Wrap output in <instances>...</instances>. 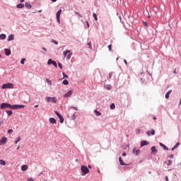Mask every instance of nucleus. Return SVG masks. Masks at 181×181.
I'll return each instance as SVG.
<instances>
[{"label":"nucleus","mask_w":181,"mask_h":181,"mask_svg":"<svg viewBox=\"0 0 181 181\" xmlns=\"http://www.w3.org/2000/svg\"><path fill=\"white\" fill-rule=\"evenodd\" d=\"M81 176H86L87 173H90V170H88V168H87V166L86 165H81Z\"/></svg>","instance_id":"f257e3e1"},{"label":"nucleus","mask_w":181,"mask_h":181,"mask_svg":"<svg viewBox=\"0 0 181 181\" xmlns=\"http://www.w3.org/2000/svg\"><path fill=\"white\" fill-rule=\"evenodd\" d=\"M0 108L1 110H6V108H9L10 110H13V105L9 103H1L0 105Z\"/></svg>","instance_id":"f03ea898"},{"label":"nucleus","mask_w":181,"mask_h":181,"mask_svg":"<svg viewBox=\"0 0 181 181\" xmlns=\"http://www.w3.org/2000/svg\"><path fill=\"white\" fill-rule=\"evenodd\" d=\"M63 54L64 56V57H66V59H68V60H70V59H71V56H73V52H71V51L66 49V51H64L63 52Z\"/></svg>","instance_id":"7ed1b4c3"},{"label":"nucleus","mask_w":181,"mask_h":181,"mask_svg":"<svg viewBox=\"0 0 181 181\" xmlns=\"http://www.w3.org/2000/svg\"><path fill=\"white\" fill-rule=\"evenodd\" d=\"M45 100L47 101V103H57V99L56 98V97H46Z\"/></svg>","instance_id":"20e7f679"},{"label":"nucleus","mask_w":181,"mask_h":181,"mask_svg":"<svg viewBox=\"0 0 181 181\" xmlns=\"http://www.w3.org/2000/svg\"><path fill=\"white\" fill-rule=\"evenodd\" d=\"M1 88L3 90H5L6 88H13V83H4L2 86Z\"/></svg>","instance_id":"39448f33"},{"label":"nucleus","mask_w":181,"mask_h":181,"mask_svg":"<svg viewBox=\"0 0 181 181\" xmlns=\"http://www.w3.org/2000/svg\"><path fill=\"white\" fill-rule=\"evenodd\" d=\"M22 108H25V105H13V110H19V109H22Z\"/></svg>","instance_id":"423d86ee"},{"label":"nucleus","mask_w":181,"mask_h":181,"mask_svg":"<svg viewBox=\"0 0 181 181\" xmlns=\"http://www.w3.org/2000/svg\"><path fill=\"white\" fill-rule=\"evenodd\" d=\"M47 64H49V65L52 64V65L54 66L56 68H57V63L56 62V61L52 60V59H49L48 60Z\"/></svg>","instance_id":"0eeeda50"},{"label":"nucleus","mask_w":181,"mask_h":181,"mask_svg":"<svg viewBox=\"0 0 181 181\" xmlns=\"http://www.w3.org/2000/svg\"><path fill=\"white\" fill-rule=\"evenodd\" d=\"M60 15H62V9L57 12V21L58 23H60Z\"/></svg>","instance_id":"6e6552de"},{"label":"nucleus","mask_w":181,"mask_h":181,"mask_svg":"<svg viewBox=\"0 0 181 181\" xmlns=\"http://www.w3.org/2000/svg\"><path fill=\"white\" fill-rule=\"evenodd\" d=\"M71 95H73V91L72 90H69L68 91L67 93H66L64 97V98H69V97H71Z\"/></svg>","instance_id":"1a4fd4ad"},{"label":"nucleus","mask_w":181,"mask_h":181,"mask_svg":"<svg viewBox=\"0 0 181 181\" xmlns=\"http://www.w3.org/2000/svg\"><path fill=\"white\" fill-rule=\"evenodd\" d=\"M8 141V139L6 137H3L1 140H0V146L1 145H4V144H6V141Z\"/></svg>","instance_id":"9d476101"},{"label":"nucleus","mask_w":181,"mask_h":181,"mask_svg":"<svg viewBox=\"0 0 181 181\" xmlns=\"http://www.w3.org/2000/svg\"><path fill=\"white\" fill-rule=\"evenodd\" d=\"M148 136H151V135H155V130L153 129L150 131L146 132Z\"/></svg>","instance_id":"9b49d317"},{"label":"nucleus","mask_w":181,"mask_h":181,"mask_svg":"<svg viewBox=\"0 0 181 181\" xmlns=\"http://www.w3.org/2000/svg\"><path fill=\"white\" fill-rule=\"evenodd\" d=\"M145 145H149V142L147 141H141V146H145Z\"/></svg>","instance_id":"f8f14e48"},{"label":"nucleus","mask_w":181,"mask_h":181,"mask_svg":"<svg viewBox=\"0 0 181 181\" xmlns=\"http://www.w3.org/2000/svg\"><path fill=\"white\" fill-rule=\"evenodd\" d=\"M49 122H50V124H56V122H57L56 119H54L53 117H50L49 119Z\"/></svg>","instance_id":"ddd939ff"},{"label":"nucleus","mask_w":181,"mask_h":181,"mask_svg":"<svg viewBox=\"0 0 181 181\" xmlns=\"http://www.w3.org/2000/svg\"><path fill=\"white\" fill-rule=\"evenodd\" d=\"M158 153V150L156 149V147L153 146L151 147V153Z\"/></svg>","instance_id":"4468645a"},{"label":"nucleus","mask_w":181,"mask_h":181,"mask_svg":"<svg viewBox=\"0 0 181 181\" xmlns=\"http://www.w3.org/2000/svg\"><path fill=\"white\" fill-rule=\"evenodd\" d=\"M133 152H134V153H135L136 156H138V155H139V153H141V150H136V149L134 148Z\"/></svg>","instance_id":"2eb2a0df"},{"label":"nucleus","mask_w":181,"mask_h":181,"mask_svg":"<svg viewBox=\"0 0 181 181\" xmlns=\"http://www.w3.org/2000/svg\"><path fill=\"white\" fill-rule=\"evenodd\" d=\"M179 145H180V142H177L171 149V151H175V149L179 148Z\"/></svg>","instance_id":"dca6fc26"},{"label":"nucleus","mask_w":181,"mask_h":181,"mask_svg":"<svg viewBox=\"0 0 181 181\" xmlns=\"http://www.w3.org/2000/svg\"><path fill=\"white\" fill-rule=\"evenodd\" d=\"M28 165H23L21 166V170L23 172H25V170H28Z\"/></svg>","instance_id":"f3484780"},{"label":"nucleus","mask_w":181,"mask_h":181,"mask_svg":"<svg viewBox=\"0 0 181 181\" xmlns=\"http://www.w3.org/2000/svg\"><path fill=\"white\" fill-rule=\"evenodd\" d=\"M5 54H6V56H10L11 49H5Z\"/></svg>","instance_id":"a211bd4d"},{"label":"nucleus","mask_w":181,"mask_h":181,"mask_svg":"<svg viewBox=\"0 0 181 181\" xmlns=\"http://www.w3.org/2000/svg\"><path fill=\"white\" fill-rule=\"evenodd\" d=\"M4 39H6V35L1 34L0 35V40H4Z\"/></svg>","instance_id":"6ab92c4d"},{"label":"nucleus","mask_w":181,"mask_h":181,"mask_svg":"<svg viewBox=\"0 0 181 181\" xmlns=\"http://www.w3.org/2000/svg\"><path fill=\"white\" fill-rule=\"evenodd\" d=\"M13 39H14L13 35H9V36L8 37L7 40H8V42H11V40H13Z\"/></svg>","instance_id":"aec40b11"},{"label":"nucleus","mask_w":181,"mask_h":181,"mask_svg":"<svg viewBox=\"0 0 181 181\" xmlns=\"http://www.w3.org/2000/svg\"><path fill=\"white\" fill-rule=\"evenodd\" d=\"M119 162L120 163V165H122V166H124L125 165V163H124V160L121 157L119 158Z\"/></svg>","instance_id":"412c9836"},{"label":"nucleus","mask_w":181,"mask_h":181,"mask_svg":"<svg viewBox=\"0 0 181 181\" xmlns=\"http://www.w3.org/2000/svg\"><path fill=\"white\" fill-rule=\"evenodd\" d=\"M94 112H95L96 117H100L101 115V112H100L97 110H95Z\"/></svg>","instance_id":"4be33fe9"},{"label":"nucleus","mask_w":181,"mask_h":181,"mask_svg":"<svg viewBox=\"0 0 181 181\" xmlns=\"http://www.w3.org/2000/svg\"><path fill=\"white\" fill-rule=\"evenodd\" d=\"M165 164L167 166H170V165H172V160H168L167 161H165Z\"/></svg>","instance_id":"5701e85b"},{"label":"nucleus","mask_w":181,"mask_h":181,"mask_svg":"<svg viewBox=\"0 0 181 181\" xmlns=\"http://www.w3.org/2000/svg\"><path fill=\"white\" fill-rule=\"evenodd\" d=\"M24 6H25V5L23 4H18L16 7L18 9H21V8H23Z\"/></svg>","instance_id":"b1692460"},{"label":"nucleus","mask_w":181,"mask_h":181,"mask_svg":"<svg viewBox=\"0 0 181 181\" xmlns=\"http://www.w3.org/2000/svg\"><path fill=\"white\" fill-rule=\"evenodd\" d=\"M6 112L8 114V117H11V115L13 114L12 110H6Z\"/></svg>","instance_id":"393cba45"},{"label":"nucleus","mask_w":181,"mask_h":181,"mask_svg":"<svg viewBox=\"0 0 181 181\" xmlns=\"http://www.w3.org/2000/svg\"><path fill=\"white\" fill-rule=\"evenodd\" d=\"M172 93V90H169L166 94H165V98L168 100L169 98V95Z\"/></svg>","instance_id":"a878e982"},{"label":"nucleus","mask_w":181,"mask_h":181,"mask_svg":"<svg viewBox=\"0 0 181 181\" xmlns=\"http://www.w3.org/2000/svg\"><path fill=\"white\" fill-rule=\"evenodd\" d=\"M0 165L5 166V165H6V162L4 160H0Z\"/></svg>","instance_id":"bb28decb"},{"label":"nucleus","mask_w":181,"mask_h":181,"mask_svg":"<svg viewBox=\"0 0 181 181\" xmlns=\"http://www.w3.org/2000/svg\"><path fill=\"white\" fill-rule=\"evenodd\" d=\"M25 8L30 9V8H32V5H30L29 3H25Z\"/></svg>","instance_id":"cd10ccee"},{"label":"nucleus","mask_w":181,"mask_h":181,"mask_svg":"<svg viewBox=\"0 0 181 181\" xmlns=\"http://www.w3.org/2000/svg\"><path fill=\"white\" fill-rule=\"evenodd\" d=\"M59 118L61 124H63V122H64V118H63V116H60Z\"/></svg>","instance_id":"c85d7f7f"},{"label":"nucleus","mask_w":181,"mask_h":181,"mask_svg":"<svg viewBox=\"0 0 181 181\" xmlns=\"http://www.w3.org/2000/svg\"><path fill=\"white\" fill-rule=\"evenodd\" d=\"M62 84H64V86H69V81L64 80Z\"/></svg>","instance_id":"c756f323"},{"label":"nucleus","mask_w":181,"mask_h":181,"mask_svg":"<svg viewBox=\"0 0 181 181\" xmlns=\"http://www.w3.org/2000/svg\"><path fill=\"white\" fill-rule=\"evenodd\" d=\"M93 16L95 21H98V18L97 17V14L93 13Z\"/></svg>","instance_id":"7c9ffc66"},{"label":"nucleus","mask_w":181,"mask_h":181,"mask_svg":"<svg viewBox=\"0 0 181 181\" xmlns=\"http://www.w3.org/2000/svg\"><path fill=\"white\" fill-rule=\"evenodd\" d=\"M54 113H55L56 115L58 117V118H59L60 117H62V115H60V113H59V112L54 111Z\"/></svg>","instance_id":"2f4dec72"},{"label":"nucleus","mask_w":181,"mask_h":181,"mask_svg":"<svg viewBox=\"0 0 181 181\" xmlns=\"http://www.w3.org/2000/svg\"><path fill=\"white\" fill-rule=\"evenodd\" d=\"M110 108L111 110H115V104L112 103V105H110Z\"/></svg>","instance_id":"473e14b6"},{"label":"nucleus","mask_w":181,"mask_h":181,"mask_svg":"<svg viewBox=\"0 0 181 181\" xmlns=\"http://www.w3.org/2000/svg\"><path fill=\"white\" fill-rule=\"evenodd\" d=\"M46 81H47V84H49V86H52V81L47 78Z\"/></svg>","instance_id":"72a5a7b5"},{"label":"nucleus","mask_w":181,"mask_h":181,"mask_svg":"<svg viewBox=\"0 0 181 181\" xmlns=\"http://www.w3.org/2000/svg\"><path fill=\"white\" fill-rule=\"evenodd\" d=\"M136 134L137 135H139V134H141V129H137L136 130Z\"/></svg>","instance_id":"f704fd0d"},{"label":"nucleus","mask_w":181,"mask_h":181,"mask_svg":"<svg viewBox=\"0 0 181 181\" xmlns=\"http://www.w3.org/2000/svg\"><path fill=\"white\" fill-rule=\"evenodd\" d=\"M25 61H26V59H25V58L22 59L21 61V64H25Z\"/></svg>","instance_id":"c9c22d12"},{"label":"nucleus","mask_w":181,"mask_h":181,"mask_svg":"<svg viewBox=\"0 0 181 181\" xmlns=\"http://www.w3.org/2000/svg\"><path fill=\"white\" fill-rule=\"evenodd\" d=\"M107 47H108V49H109L110 52H111V50H112V45H109Z\"/></svg>","instance_id":"e433bc0d"},{"label":"nucleus","mask_w":181,"mask_h":181,"mask_svg":"<svg viewBox=\"0 0 181 181\" xmlns=\"http://www.w3.org/2000/svg\"><path fill=\"white\" fill-rule=\"evenodd\" d=\"M63 77L64 78H69V76L66 75V74H64V72L62 73Z\"/></svg>","instance_id":"4c0bfd02"},{"label":"nucleus","mask_w":181,"mask_h":181,"mask_svg":"<svg viewBox=\"0 0 181 181\" xmlns=\"http://www.w3.org/2000/svg\"><path fill=\"white\" fill-rule=\"evenodd\" d=\"M21 136H18L17 138V140H16L15 144H18V142H19V141H21Z\"/></svg>","instance_id":"58836bf2"},{"label":"nucleus","mask_w":181,"mask_h":181,"mask_svg":"<svg viewBox=\"0 0 181 181\" xmlns=\"http://www.w3.org/2000/svg\"><path fill=\"white\" fill-rule=\"evenodd\" d=\"M163 149H165V151H169V148H168V146L163 145Z\"/></svg>","instance_id":"ea45409f"},{"label":"nucleus","mask_w":181,"mask_h":181,"mask_svg":"<svg viewBox=\"0 0 181 181\" xmlns=\"http://www.w3.org/2000/svg\"><path fill=\"white\" fill-rule=\"evenodd\" d=\"M106 88H107V90H111V85H107Z\"/></svg>","instance_id":"a19ab883"},{"label":"nucleus","mask_w":181,"mask_h":181,"mask_svg":"<svg viewBox=\"0 0 181 181\" xmlns=\"http://www.w3.org/2000/svg\"><path fill=\"white\" fill-rule=\"evenodd\" d=\"M58 66H59V69H63V66L62 65V64L60 62L58 63Z\"/></svg>","instance_id":"79ce46f5"},{"label":"nucleus","mask_w":181,"mask_h":181,"mask_svg":"<svg viewBox=\"0 0 181 181\" xmlns=\"http://www.w3.org/2000/svg\"><path fill=\"white\" fill-rule=\"evenodd\" d=\"M13 132V129H8V134H12Z\"/></svg>","instance_id":"37998d69"},{"label":"nucleus","mask_w":181,"mask_h":181,"mask_svg":"<svg viewBox=\"0 0 181 181\" xmlns=\"http://www.w3.org/2000/svg\"><path fill=\"white\" fill-rule=\"evenodd\" d=\"M27 180H28V181H35V180H33L32 177H28V178L27 179Z\"/></svg>","instance_id":"c03bdc74"},{"label":"nucleus","mask_w":181,"mask_h":181,"mask_svg":"<svg viewBox=\"0 0 181 181\" xmlns=\"http://www.w3.org/2000/svg\"><path fill=\"white\" fill-rule=\"evenodd\" d=\"M52 42L54 43V45H59V42L56 40H53Z\"/></svg>","instance_id":"a18cd8bd"},{"label":"nucleus","mask_w":181,"mask_h":181,"mask_svg":"<svg viewBox=\"0 0 181 181\" xmlns=\"http://www.w3.org/2000/svg\"><path fill=\"white\" fill-rule=\"evenodd\" d=\"M88 46L89 47L90 49H91V42H88Z\"/></svg>","instance_id":"49530a36"},{"label":"nucleus","mask_w":181,"mask_h":181,"mask_svg":"<svg viewBox=\"0 0 181 181\" xmlns=\"http://www.w3.org/2000/svg\"><path fill=\"white\" fill-rule=\"evenodd\" d=\"M169 158H170V159H173V154H170V155L169 156Z\"/></svg>","instance_id":"de8ad7c7"},{"label":"nucleus","mask_w":181,"mask_h":181,"mask_svg":"<svg viewBox=\"0 0 181 181\" xmlns=\"http://www.w3.org/2000/svg\"><path fill=\"white\" fill-rule=\"evenodd\" d=\"M73 110H75L76 111L78 110V108L76 107H72Z\"/></svg>","instance_id":"09e8293b"},{"label":"nucleus","mask_w":181,"mask_h":181,"mask_svg":"<svg viewBox=\"0 0 181 181\" xmlns=\"http://www.w3.org/2000/svg\"><path fill=\"white\" fill-rule=\"evenodd\" d=\"M75 13H76V15H78V16H80V18H81V16L80 15V13H78V12H75Z\"/></svg>","instance_id":"8fccbe9b"},{"label":"nucleus","mask_w":181,"mask_h":181,"mask_svg":"<svg viewBox=\"0 0 181 181\" xmlns=\"http://www.w3.org/2000/svg\"><path fill=\"white\" fill-rule=\"evenodd\" d=\"M86 25H87L88 28H90V24L88 23V21H86Z\"/></svg>","instance_id":"3c124183"},{"label":"nucleus","mask_w":181,"mask_h":181,"mask_svg":"<svg viewBox=\"0 0 181 181\" xmlns=\"http://www.w3.org/2000/svg\"><path fill=\"white\" fill-rule=\"evenodd\" d=\"M112 77V74H109V78H111Z\"/></svg>","instance_id":"603ef678"},{"label":"nucleus","mask_w":181,"mask_h":181,"mask_svg":"<svg viewBox=\"0 0 181 181\" xmlns=\"http://www.w3.org/2000/svg\"><path fill=\"white\" fill-rule=\"evenodd\" d=\"M42 50H45V52H47V49L45 47H42Z\"/></svg>","instance_id":"864d4df0"},{"label":"nucleus","mask_w":181,"mask_h":181,"mask_svg":"<svg viewBox=\"0 0 181 181\" xmlns=\"http://www.w3.org/2000/svg\"><path fill=\"white\" fill-rule=\"evenodd\" d=\"M122 156H127V153H123Z\"/></svg>","instance_id":"5fc2aeb1"},{"label":"nucleus","mask_w":181,"mask_h":181,"mask_svg":"<svg viewBox=\"0 0 181 181\" xmlns=\"http://www.w3.org/2000/svg\"><path fill=\"white\" fill-rule=\"evenodd\" d=\"M165 180L169 181V178H168V176L165 177Z\"/></svg>","instance_id":"6e6d98bb"},{"label":"nucleus","mask_w":181,"mask_h":181,"mask_svg":"<svg viewBox=\"0 0 181 181\" xmlns=\"http://www.w3.org/2000/svg\"><path fill=\"white\" fill-rule=\"evenodd\" d=\"M2 124H4V121L0 122V127H1V125H2Z\"/></svg>","instance_id":"4d7b16f0"},{"label":"nucleus","mask_w":181,"mask_h":181,"mask_svg":"<svg viewBox=\"0 0 181 181\" xmlns=\"http://www.w3.org/2000/svg\"><path fill=\"white\" fill-rule=\"evenodd\" d=\"M124 62L126 65L128 64V62L125 59L124 60Z\"/></svg>","instance_id":"13d9d810"},{"label":"nucleus","mask_w":181,"mask_h":181,"mask_svg":"<svg viewBox=\"0 0 181 181\" xmlns=\"http://www.w3.org/2000/svg\"><path fill=\"white\" fill-rule=\"evenodd\" d=\"M88 168H89V169H91V165H88Z\"/></svg>","instance_id":"bf43d9fd"},{"label":"nucleus","mask_w":181,"mask_h":181,"mask_svg":"<svg viewBox=\"0 0 181 181\" xmlns=\"http://www.w3.org/2000/svg\"><path fill=\"white\" fill-rule=\"evenodd\" d=\"M160 146H163V145H165V144L160 143Z\"/></svg>","instance_id":"052dcab7"},{"label":"nucleus","mask_w":181,"mask_h":181,"mask_svg":"<svg viewBox=\"0 0 181 181\" xmlns=\"http://www.w3.org/2000/svg\"><path fill=\"white\" fill-rule=\"evenodd\" d=\"M20 2H25V0H21Z\"/></svg>","instance_id":"680f3d73"},{"label":"nucleus","mask_w":181,"mask_h":181,"mask_svg":"<svg viewBox=\"0 0 181 181\" xmlns=\"http://www.w3.org/2000/svg\"><path fill=\"white\" fill-rule=\"evenodd\" d=\"M20 148H21V146H18L17 148V151L19 150Z\"/></svg>","instance_id":"e2e57ef3"},{"label":"nucleus","mask_w":181,"mask_h":181,"mask_svg":"<svg viewBox=\"0 0 181 181\" xmlns=\"http://www.w3.org/2000/svg\"><path fill=\"white\" fill-rule=\"evenodd\" d=\"M37 107H39V105H36L35 106V108H37Z\"/></svg>","instance_id":"0e129e2a"},{"label":"nucleus","mask_w":181,"mask_h":181,"mask_svg":"<svg viewBox=\"0 0 181 181\" xmlns=\"http://www.w3.org/2000/svg\"><path fill=\"white\" fill-rule=\"evenodd\" d=\"M52 2H56V1H57V0H52Z\"/></svg>","instance_id":"69168bd1"},{"label":"nucleus","mask_w":181,"mask_h":181,"mask_svg":"<svg viewBox=\"0 0 181 181\" xmlns=\"http://www.w3.org/2000/svg\"><path fill=\"white\" fill-rule=\"evenodd\" d=\"M179 104H180V105H181V99H180V103H179Z\"/></svg>","instance_id":"338daca9"},{"label":"nucleus","mask_w":181,"mask_h":181,"mask_svg":"<svg viewBox=\"0 0 181 181\" xmlns=\"http://www.w3.org/2000/svg\"><path fill=\"white\" fill-rule=\"evenodd\" d=\"M153 119H156V117H153Z\"/></svg>","instance_id":"774afa93"}]
</instances>
